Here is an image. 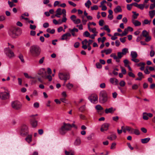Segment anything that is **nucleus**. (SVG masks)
I'll list each match as a JSON object with an SVG mask.
<instances>
[{
	"mask_svg": "<svg viewBox=\"0 0 155 155\" xmlns=\"http://www.w3.org/2000/svg\"><path fill=\"white\" fill-rule=\"evenodd\" d=\"M72 127L77 128L74 123L71 124L69 123H66L64 122L63 125L59 129V132L60 134L64 135L68 131L71 130Z\"/></svg>",
	"mask_w": 155,
	"mask_h": 155,
	"instance_id": "f257e3e1",
	"label": "nucleus"
},
{
	"mask_svg": "<svg viewBox=\"0 0 155 155\" xmlns=\"http://www.w3.org/2000/svg\"><path fill=\"white\" fill-rule=\"evenodd\" d=\"M30 51L31 55L33 57L38 56L40 54L41 50L40 48L37 45H33L30 47Z\"/></svg>",
	"mask_w": 155,
	"mask_h": 155,
	"instance_id": "f03ea898",
	"label": "nucleus"
},
{
	"mask_svg": "<svg viewBox=\"0 0 155 155\" xmlns=\"http://www.w3.org/2000/svg\"><path fill=\"white\" fill-rule=\"evenodd\" d=\"M21 31L19 28H11L8 30L9 35L12 38H15L16 36L18 35V33Z\"/></svg>",
	"mask_w": 155,
	"mask_h": 155,
	"instance_id": "7ed1b4c3",
	"label": "nucleus"
},
{
	"mask_svg": "<svg viewBox=\"0 0 155 155\" xmlns=\"http://www.w3.org/2000/svg\"><path fill=\"white\" fill-rule=\"evenodd\" d=\"M107 94L105 91H101L100 93L99 101L101 103H104L107 100Z\"/></svg>",
	"mask_w": 155,
	"mask_h": 155,
	"instance_id": "20e7f679",
	"label": "nucleus"
},
{
	"mask_svg": "<svg viewBox=\"0 0 155 155\" xmlns=\"http://www.w3.org/2000/svg\"><path fill=\"white\" fill-rule=\"evenodd\" d=\"M58 76L61 80L64 81V85L65 84L67 80L69 79L70 78L69 74L68 73H59L58 74Z\"/></svg>",
	"mask_w": 155,
	"mask_h": 155,
	"instance_id": "39448f33",
	"label": "nucleus"
},
{
	"mask_svg": "<svg viewBox=\"0 0 155 155\" xmlns=\"http://www.w3.org/2000/svg\"><path fill=\"white\" fill-rule=\"evenodd\" d=\"M4 52L6 55L10 58L15 56L14 52L10 49L9 47L5 48L4 49Z\"/></svg>",
	"mask_w": 155,
	"mask_h": 155,
	"instance_id": "423d86ee",
	"label": "nucleus"
},
{
	"mask_svg": "<svg viewBox=\"0 0 155 155\" xmlns=\"http://www.w3.org/2000/svg\"><path fill=\"white\" fill-rule=\"evenodd\" d=\"M20 133L22 136H24L27 135L28 133L27 126L25 125H23L21 127Z\"/></svg>",
	"mask_w": 155,
	"mask_h": 155,
	"instance_id": "0eeeda50",
	"label": "nucleus"
},
{
	"mask_svg": "<svg viewBox=\"0 0 155 155\" xmlns=\"http://www.w3.org/2000/svg\"><path fill=\"white\" fill-rule=\"evenodd\" d=\"M12 107L16 110L20 109L22 106L21 103L18 101H15L12 103Z\"/></svg>",
	"mask_w": 155,
	"mask_h": 155,
	"instance_id": "6e6552de",
	"label": "nucleus"
},
{
	"mask_svg": "<svg viewBox=\"0 0 155 155\" xmlns=\"http://www.w3.org/2000/svg\"><path fill=\"white\" fill-rule=\"evenodd\" d=\"M89 100L93 103H96L98 102V97L96 94H93L88 97Z\"/></svg>",
	"mask_w": 155,
	"mask_h": 155,
	"instance_id": "1a4fd4ad",
	"label": "nucleus"
},
{
	"mask_svg": "<svg viewBox=\"0 0 155 155\" xmlns=\"http://www.w3.org/2000/svg\"><path fill=\"white\" fill-rule=\"evenodd\" d=\"M10 94L9 92L6 93L5 92H0V98L3 100H5L8 98Z\"/></svg>",
	"mask_w": 155,
	"mask_h": 155,
	"instance_id": "9d476101",
	"label": "nucleus"
},
{
	"mask_svg": "<svg viewBox=\"0 0 155 155\" xmlns=\"http://www.w3.org/2000/svg\"><path fill=\"white\" fill-rule=\"evenodd\" d=\"M38 74L41 78H44L46 77L47 72L45 68H42L38 71Z\"/></svg>",
	"mask_w": 155,
	"mask_h": 155,
	"instance_id": "9b49d317",
	"label": "nucleus"
},
{
	"mask_svg": "<svg viewBox=\"0 0 155 155\" xmlns=\"http://www.w3.org/2000/svg\"><path fill=\"white\" fill-rule=\"evenodd\" d=\"M110 125V124L107 123H106L103 124L102 125L101 127V131L103 132L104 130H107L108 129V127Z\"/></svg>",
	"mask_w": 155,
	"mask_h": 155,
	"instance_id": "f8f14e48",
	"label": "nucleus"
},
{
	"mask_svg": "<svg viewBox=\"0 0 155 155\" xmlns=\"http://www.w3.org/2000/svg\"><path fill=\"white\" fill-rule=\"evenodd\" d=\"M116 110V109L114 108L113 107H111L109 108H106L105 110V112L106 114L113 113Z\"/></svg>",
	"mask_w": 155,
	"mask_h": 155,
	"instance_id": "ddd939ff",
	"label": "nucleus"
},
{
	"mask_svg": "<svg viewBox=\"0 0 155 155\" xmlns=\"http://www.w3.org/2000/svg\"><path fill=\"white\" fill-rule=\"evenodd\" d=\"M71 36V34L69 33H67L62 36L61 40H66L68 37H70Z\"/></svg>",
	"mask_w": 155,
	"mask_h": 155,
	"instance_id": "4468645a",
	"label": "nucleus"
},
{
	"mask_svg": "<svg viewBox=\"0 0 155 155\" xmlns=\"http://www.w3.org/2000/svg\"><path fill=\"white\" fill-rule=\"evenodd\" d=\"M132 22L135 26H139L141 25V23L140 22L134 19L132 20Z\"/></svg>",
	"mask_w": 155,
	"mask_h": 155,
	"instance_id": "2eb2a0df",
	"label": "nucleus"
},
{
	"mask_svg": "<svg viewBox=\"0 0 155 155\" xmlns=\"http://www.w3.org/2000/svg\"><path fill=\"white\" fill-rule=\"evenodd\" d=\"M117 138V136L115 134H112L110 136L107 137V139L110 140H115Z\"/></svg>",
	"mask_w": 155,
	"mask_h": 155,
	"instance_id": "dca6fc26",
	"label": "nucleus"
},
{
	"mask_svg": "<svg viewBox=\"0 0 155 155\" xmlns=\"http://www.w3.org/2000/svg\"><path fill=\"white\" fill-rule=\"evenodd\" d=\"M122 9L120 6H117L114 9V11L115 13L122 12Z\"/></svg>",
	"mask_w": 155,
	"mask_h": 155,
	"instance_id": "f3484780",
	"label": "nucleus"
},
{
	"mask_svg": "<svg viewBox=\"0 0 155 155\" xmlns=\"http://www.w3.org/2000/svg\"><path fill=\"white\" fill-rule=\"evenodd\" d=\"M130 56L132 59L136 58L137 57V54L135 51H132L131 52Z\"/></svg>",
	"mask_w": 155,
	"mask_h": 155,
	"instance_id": "a211bd4d",
	"label": "nucleus"
},
{
	"mask_svg": "<svg viewBox=\"0 0 155 155\" xmlns=\"http://www.w3.org/2000/svg\"><path fill=\"white\" fill-rule=\"evenodd\" d=\"M31 124L32 126L35 127L37 125V121L34 119H33L31 120Z\"/></svg>",
	"mask_w": 155,
	"mask_h": 155,
	"instance_id": "6ab92c4d",
	"label": "nucleus"
},
{
	"mask_svg": "<svg viewBox=\"0 0 155 155\" xmlns=\"http://www.w3.org/2000/svg\"><path fill=\"white\" fill-rule=\"evenodd\" d=\"M150 140V138L147 137V138L141 139V142L142 143L144 144L147 143Z\"/></svg>",
	"mask_w": 155,
	"mask_h": 155,
	"instance_id": "aec40b11",
	"label": "nucleus"
},
{
	"mask_svg": "<svg viewBox=\"0 0 155 155\" xmlns=\"http://www.w3.org/2000/svg\"><path fill=\"white\" fill-rule=\"evenodd\" d=\"M81 143V140L79 137L77 138L75 140L74 142V144L75 146H78L80 145Z\"/></svg>",
	"mask_w": 155,
	"mask_h": 155,
	"instance_id": "412c9836",
	"label": "nucleus"
},
{
	"mask_svg": "<svg viewBox=\"0 0 155 155\" xmlns=\"http://www.w3.org/2000/svg\"><path fill=\"white\" fill-rule=\"evenodd\" d=\"M32 135H28L25 138V140L28 143H30L32 141Z\"/></svg>",
	"mask_w": 155,
	"mask_h": 155,
	"instance_id": "4be33fe9",
	"label": "nucleus"
},
{
	"mask_svg": "<svg viewBox=\"0 0 155 155\" xmlns=\"http://www.w3.org/2000/svg\"><path fill=\"white\" fill-rule=\"evenodd\" d=\"M93 42V41L91 39H89L88 40V43L87 45V47H88V51H90L91 49V47L90 45H91L92 44Z\"/></svg>",
	"mask_w": 155,
	"mask_h": 155,
	"instance_id": "5701e85b",
	"label": "nucleus"
},
{
	"mask_svg": "<svg viewBox=\"0 0 155 155\" xmlns=\"http://www.w3.org/2000/svg\"><path fill=\"white\" fill-rule=\"evenodd\" d=\"M149 15L150 18H152L155 15V11L154 10L150 11L149 12Z\"/></svg>",
	"mask_w": 155,
	"mask_h": 155,
	"instance_id": "b1692460",
	"label": "nucleus"
},
{
	"mask_svg": "<svg viewBox=\"0 0 155 155\" xmlns=\"http://www.w3.org/2000/svg\"><path fill=\"white\" fill-rule=\"evenodd\" d=\"M142 35L143 37H146L149 35L148 32L146 30H144L142 32Z\"/></svg>",
	"mask_w": 155,
	"mask_h": 155,
	"instance_id": "393cba45",
	"label": "nucleus"
},
{
	"mask_svg": "<svg viewBox=\"0 0 155 155\" xmlns=\"http://www.w3.org/2000/svg\"><path fill=\"white\" fill-rule=\"evenodd\" d=\"M91 4V2L90 0H88L87 2L85 3V6L88 8H89Z\"/></svg>",
	"mask_w": 155,
	"mask_h": 155,
	"instance_id": "a878e982",
	"label": "nucleus"
},
{
	"mask_svg": "<svg viewBox=\"0 0 155 155\" xmlns=\"http://www.w3.org/2000/svg\"><path fill=\"white\" fill-rule=\"evenodd\" d=\"M86 107L85 105H84L81 106L79 108V110L82 112H83L86 110Z\"/></svg>",
	"mask_w": 155,
	"mask_h": 155,
	"instance_id": "bb28decb",
	"label": "nucleus"
},
{
	"mask_svg": "<svg viewBox=\"0 0 155 155\" xmlns=\"http://www.w3.org/2000/svg\"><path fill=\"white\" fill-rule=\"evenodd\" d=\"M66 86L67 88L69 90H70L73 87V84L69 83L68 84H66Z\"/></svg>",
	"mask_w": 155,
	"mask_h": 155,
	"instance_id": "cd10ccee",
	"label": "nucleus"
},
{
	"mask_svg": "<svg viewBox=\"0 0 155 155\" xmlns=\"http://www.w3.org/2000/svg\"><path fill=\"white\" fill-rule=\"evenodd\" d=\"M128 51V49L125 48L122 49V52H121V53L123 55H125L127 53V52Z\"/></svg>",
	"mask_w": 155,
	"mask_h": 155,
	"instance_id": "c85d7f7f",
	"label": "nucleus"
},
{
	"mask_svg": "<svg viewBox=\"0 0 155 155\" xmlns=\"http://www.w3.org/2000/svg\"><path fill=\"white\" fill-rule=\"evenodd\" d=\"M95 108L97 110H103V108L100 105H97L95 106Z\"/></svg>",
	"mask_w": 155,
	"mask_h": 155,
	"instance_id": "c756f323",
	"label": "nucleus"
},
{
	"mask_svg": "<svg viewBox=\"0 0 155 155\" xmlns=\"http://www.w3.org/2000/svg\"><path fill=\"white\" fill-rule=\"evenodd\" d=\"M56 14L59 15H61V8H58L56 11Z\"/></svg>",
	"mask_w": 155,
	"mask_h": 155,
	"instance_id": "7c9ffc66",
	"label": "nucleus"
},
{
	"mask_svg": "<svg viewBox=\"0 0 155 155\" xmlns=\"http://www.w3.org/2000/svg\"><path fill=\"white\" fill-rule=\"evenodd\" d=\"M104 29L106 30L108 33L110 32V29L109 28L108 26L107 25H105L104 27Z\"/></svg>",
	"mask_w": 155,
	"mask_h": 155,
	"instance_id": "2f4dec72",
	"label": "nucleus"
},
{
	"mask_svg": "<svg viewBox=\"0 0 155 155\" xmlns=\"http://www.w3.org/2000/svg\"><path fill=\"white\" fill-rule=\"evenodd\" d=\"M83 35L86 37H89L90 34L87 31H86L84 32Z\"/></svg>",
	"mask_w": 155,
	"mask_h": 155,
	"instance_id": "473e14b6",
	"label": "nucleus"
},
{
	"mask_svg": "<svg viewBox=\"0 0 155 155\" xmlns=\"http://www.w3.org/2000/svg\"><path fill=\"white\" fill-rule=\"evenodd\" d=\"M8 3L10 8H12V7L15 6V5L14 4L13 2H10L9 1H8Z\"/></svg>",
	"mask_w": 155,
	"mask_h": 155,
	"instance_id": "72a5a7b5",
	"label": "nucleus"
},
{
	"mask_svg": "<svg viewBox=\"0 0 155 155\" xmlns=\"http://www.w3.org/2000/svg\"><path fill=\"white\" fill-rule=\"evenodd\" d=\"M132 13L134 14V15L133 16V17L134 19H136L137 18V17L139 15L138 13H137L135 12H133Z\"/></svg>",
	"mask_w": 155,
	"mask_h": 155,
	"instance_id": "f704fd0d",
	"label": "nucleus"
},
{
	"mask_svg": "<svg viewBox=\"0 0 155 155\" xmlns=\"http://www.w3.org/2000/svg\"><path fill=\"white\" fill-rule=\"evenodd\" d=\"M147 114H144V112L143 113V118L146 120H148V116L147 115Z\"/></svg>",
	"mask_w": 155,
	"mask_h": 155,
	"instance_id": "c9c22d12",
	"label": "nucleus"
},
{
	"mask_svg": "<svg viewBox=\"0 0 155 155\" xmlns=\"http://www.w3.org/2000/svg\"><path fill=\"white\" fill-rule=\"evenodd\" d=\"M76 16L74 15H71L70 17L71 19L74 22L76 20Z\"/></svg>",
	"mask_w": 155,
	"mask_h": 155,
	"instance_id": "e433bc0d",
	"label": "nucleus"
},
{
	"mask_svg": "<svg viewBox=\"0 0 155 155\" xmlns=\"http://www.w3.org/2000/svg\"><path fill=\"white\" fill-rule=\"evenodd\" d=\"M18 58L20 59L21 62L23 63L25 62V61L23 58V57L22 55L20 54L18 56Z\"/></svg>",
	"mask_w": 155,
	"mask_h": 155,
	"instance_id": "4c0bfd02",
	"label": "nucleus"
},
{
	"mask_svg": "<svg viewBox=\"0 0 155 155\" xmlns=\"http://www.w3.org/2000/svg\"><path fill=\"white\" fill-rule=\"evenodd\" d=\"M151 21H149L147 19H145L144 20V21L143 23V25H147L148 24H150V22Z\"/></svg>",
	"mask_w": 155,
	"mask_h": 155,
	"instance_id": "58836bf2",
	"label": "nucleus"
},
{
	"mask_svg": "<svg viewBox=\"0 0 155 155\" xmlns=\"http://www.w3.org/2000/svg\"><path fill=\"white\" fill-rule=\"evenodd\" d=\"M96 68H101L102 67V65L100 63L97 62L96 64Z\"/></svg>",
	"mask_w": 155,
	"mask_h": 155,
	"instance_id": "ea45409f",
	"label": "nucleus"
},
{
	"mask_svg": "<svg viewBox=\"0 0 155 155\" xmlns=\"http://www.w3.org/2000/svg\"><path fill=\"white\" fill-rule=\"evenodd\" d=\"M63 18L61 20V21L60 24H61L62 22H65L67 20V19L66 17V15H63Z\"/></svg>",
	"mask_w": 155,
	"mask_h": 155,
	"instance_id": "a19ab883",
	"label": "nucleus"
},
{
	"mask_svg": "<svg viewBox=\"0 0 155 155\" xmlns=\"http://www.w3.org/2000/svg\"><path fill=\"white\" fill-rule=\"evenodd\" d=\"M145 37L146 38L145 41L147 42H148L150 41L151 39V37L148 35Z\"/></svg>",
	"mask_w": 155,
	"mask_h": 155,
	"instance_id": "79ce46f5",
	"label": "nucleus"
},
{
	"mask_svg": "<svg viewBox=\"0 0 155 155\" xmlns=\"http://www.w3.org/2000/svg\"><path fill=\"white\" fill-rule=\"evenodd\" d=\"M98 7L97 5H94L91 7V9L92 10H97L98 9Z\"/></svg>",
	"mask_w": 155,
	"mask_h": 155,
	"instance_id": "37998d69",
	"label": "nucleus"
},
{
	"mask_svg": "<svg viewBox=\"0 0 155 155\" xmlns=\"http://www.w3.org/2000/svg\"><path fill=\"white\" fill-rule=\"evenodd\" d=\"M45 58L44 57H42L39 61V63L40 64H42L44 62Z\"/></svg>",
	"mask_w": 155,
	"mask_h": 155,
	"instance_id": "c03bdc74",
	"label": "nucleus"
},
{
	"mask_svg": "<svg viewBox=\"0 0 155 155\" xmlns=\"http://www.w3.org/2000/svg\"><path fill=\"white\" fill-rule=\"evenodd\" d=\"M112 52V50L111 49H108L106 50L105 53L106 54H108L111 53Z\"/></svg>",
	"mask_w": 155,
	"mask_h": 155,
	"instance_id": "a18cd8bd",
	"label": "nucleus"
},
{
	"mask_svg": "<svg viewBox=\"0 0 155 155\" xmlns=\"http://www.w3.org/2000/svg\"><path fill=\"white\" fill-rule=\"evenodd\" d=\"M125 82L124 81H121L119 83L120 86L121 87H124L125 85Z\"/></svg>",
	"mask_w": 155,
	"mask_h": 155,
	"instance_id": "49530a36",
	"label": "nucleus"
},
{
	"mask_svg": "<svg viewBox=\"0 0 155 155\" xmlns=\"http://www.w3.org/2000/svg\"><path fill=\"white\" fill-rule=\"evenodd\" d=\"M124 64L125 67H127L128 65L129 64V61L127 59H125L124 61Z\"/></svg>",
	"mask_w": 155,
	"mask_h": 155,
	"instance_id": "de8ad7c7",
	"label": "nucleus"
},
{
	"mask_svg": "<svg viewBox=\"0 0 155 155\" xmlns=\"http://www.w3.org/2000/svg\"><path fill=\"white\" fill-rule=\"evenodd\" d=\"M70 31L71 32H74V31L76 32H78V30L77 28H74L72 29H69Z\"/></svg>",
	"mask_w": 155,
	"mask_h": 155,
	"instance_id": "09e8293b",
	"label": "nucleus"
},
{
	"mask_svg": "<svg viewBox=\"0 0 155 155\" xmlns=\"http://www.w3.org/2000/svg\"><path fill=\"white\" fill-rule=\"evenodd\" d=\"M81 22V20L79 18L75 20L74 23L75 24H78Z\"/></svg>",
	"mask_w": 155,
	"mask_h": 155,
	"instance_id": "8fccbe9b",
	"label": "nucleus"
},
{
	"mask_svg": "<svg viewBox=\"0 0 155 155\" xmlns=\"http://www.w3.org/2000/svg\"><path fill=\"white\" fill-rule=\"evenodd\" d=\"M128 74L129 76L130 77L134 78L135 77V74L132 72H130L128 73Z\"/></svg>",
	"mask_w": 155,
	"mask_h": 155,
	"instance_id": "3c124183",
	"label": "nucleus"
},
{
	"mask_svg": "<svg viewBox=\"0 0 155 155\" xmlns=\"http://www.w3.org/2000/svg\"><path fill=\"white\" fill-rule=\"evenodd\" d=\"M36 28V26L35 25H32L30 24V28L32 30H35Z\"/></svg>",
	"mask_w": 155,
	"mask_h": 155,
	"instance_id": "603ef678",
	"label": "nucleus"
},
{
	"mask_svg": "<svg viewBox=\"0 0 155 155\" xmlns=\"http://www.w3.org/2000/svg\"><path fill=\"white\" fill-rule=\"evenodd\" d=\"M122 54L121 52H118L117 53V59H120L122 57Z\"/></svg>",
	"mask_w": 155,
	"mask_h": 155,
	"instance_id": "864d4df0",
	"label": "nucleus"
},
{
	"mask_svg": "<svg viewBox=\"0 0 155 155\" xmlns=\"http://www.w3.org/2000/svg\"><path fill=\"white\" fill-rule=\"evenodd\" d=\"M137 75L139 77H140L142 78H144V76L143 75V74L141 72H139L137 74Z\"/></svg>",
	"mask_w": 155,
	"mask_h": 155,
	"instance_id": "5fc2aeb1",
	"label": "nucleus"
},
{
	"mask_svg": "<svg viewBox=\"0 0 155 155\" xmlns=\"http://www.w3.org/2000/svg\"><path fill=\"white\" fill-rule=\"evenodd\" d=\"M144 4H140L139 5L138 8L140 9L141 10H143L144 8Z\"/></svg>",
	"mask_w": 155,
	"mask_h": 155,
	"instance_id": "6e6d98bb",
	"label": "nucleus"
},
{
	"mask_svg": "<svg viewBox=\"0 0 155 155\" xmlns=\"http://www.w3.org/2000/svg\"><path fill=\"white\" fill-rule=\"evenodd\" d=\"M115 78H111L110 79V82L112 84H114Z\"/></svg>",
	"mask_w": 155,
	"mask_h": 155,
	"instance_id": "4d7b16f0",
	"label": "nucleus"
},
{
	"mask_svg": "<svg viewBox=\"0 0 155 155\" xmlns=\"http://www.w3.org/2000/svg\"><path fill=\"white\" fill-rule=\"evenodd\" d=\"M49 26V24L48 22H45L43 24V27L44 28H48Z\"/></svg>",
	"mask_w": 155,
	"mask_h": 155,
	"instance_id": "13d9d810",
	"label": "nucleus"
},
{
	"mask_svg": "<svg viewBox=\"0 0 155 155\" xmlns=\"http://www.w3.org/2000/svg\"><path fill=\"white\" fill-rule=\"evenodd\" d=\"M126 37H124L123 38H120V40L121 42L124 43L126 41Z\"/></svg>",
	"mask_w": 155,
	"mask_h": 155,
	"instance_id": "bf43d9fd",
	"label": "nucleus"
},
{
	"mask_svg": "<svg viewBox=\"0 0 155 155\" xmlns=\"http://www.w3.org/2000/svg\"><path fill=\"white\" fill-rule=\"evenodd\" d=\"M134 130V133L137 135H139L140 134V132L139 130L137 129H134L133 130Z\"/></svg>",
	"mask_w": 155,
	"mask_h": 155,
	"instance_id": "052dcab7",
	"label": "nucleus"
},
{
	"mask_svg": "<svg viewBox=\"0 0 155 155\" xmlns=\"http://www.w3.org/2000/svg\"><path fill=\"white\" fill-rule=\"evenodd\" d=\"M90 32H91L94 33H97L96 32V29L95 28H91V30H89Z\"/></svg>",
	"mask_w": 155,
	"mask_h": 155,
	"instance_id": "680f3d73",
	"label": "nucleus"
},
{
	"mask_svg": "<svg viewBox=\"0 0 155 155\" xmlns=\"http://www.w3.org/2000/svg\"><path fill=\"white\" fill-rule=\"evenodd\" d=\"M45 78L48 79L50 81H51L52 80V78L51 76L50 75H49L47 76H46V77Z\"/></svg>",
	"mask_w": 155,
	"mask_h": 155,
	"instance_id": "e2e57ef3",
	"label": "nucleus"
},
{
	"mask_svg": "<svg viewBox=\"0 0 155 155\" xmlns=\"http://www.w3.org/2000/svg\"><path fill=\"white\" fill-rule=\"evenodd\" d=\"M155 54V52L153 50H152L150 52V57H153Z\"/></svg>",
	"mask_w": 155,
	"mask_h": 155,
	"instance_id": "0e129e2a",
	"label": "nucleus"
},
{
	"mask_svg": "<svg viewBox=\"0 0 155 155\" xmlns=\"http://www.w3.org/2000/svg\"><path fill=\"white\" fill-rule=\"evenodd\" d=\"M138 88V86L136 84H134L132 86V89L133 90H136Z\"/></svg>",
	"mask_w": 155,
	"mask_h": 155,
	"instance_id": "69168bd1",
	"label": "nucleus"
},
{
	"mask_svg": "<svg viewBox=\"0 0 155 155\" xmlns=\"http://www.w3.org/2000/svg\"><path fill=\"white\" fill-rule=\"evenodd\" d=\"M104 22V21L102 19L100 20L99 22V25L100 26H102L103 25V23Z\"/></svg>",
	"mask_w": 155,
	"mask_h": 155,
	"instance_id": "338daca9",
	"label": "nucleus"
},
{
	"mask_svg": "<svg viewBox=\"0 0 155 155\" xmlns=\"http://www.w3.org/2000/svg\"><path fill=\"white\" fill-rule=\"evenodd\" d=\"M155 7V3H154L151 4H150V9H152Z\"/></svg>",
	"mask_w": 155,
	"mask_h": 155,
	"instance_id": "774afa93",
	"label": "nucleus"
}]
</instances>
